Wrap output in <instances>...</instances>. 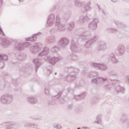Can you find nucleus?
Listing matches in <instances>:
<instances>
[{
  "mask_svg": "<svg viewBox=\"0 0 129 129\" xmlns=\"http://www.w3.org/2000/svg\"><path fill=\"white\" fill-rule=\"evenodd\" d=\"M78 129H80V128H78Z\"/></svg>",
  "mask_w": 129,
  "mask_h": 129,
  "instance_id": "nucleus-1",
  "label": "nucleus"
},
{
  "mask_svg": "<svg viewBox=\"0 0 129 129\" xmlns=\"http://www.w3.org/2000/svg\"><path fill=\"white\" fill-rule=\"evenodd\" d=\"M0 57H2V56H1V55H0Z\"/></svg>",
  "mask_w": 129,
  "mask_h": 129,
  "instance_id": "nucleus-2",
  "label": "nucleus"
}]
</instances>
